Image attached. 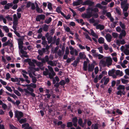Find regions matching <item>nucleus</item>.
<instances>
[{
	"label": "nucleus",
	"mask_w": 129,
	"mask_h": 129,
	"mask_svg": "<svg viewBox=\"0 0 129 129\" xmlns=\"http://www.w3.org/2000/svg\"><path fill=\"white\" fill-rule=\"evenodd\" d=\"M116 94L118 95H120L121 96L122 94L123 95H125V92L124 90H122V91L121 90H119L116 93Z\"/></svg>",
	"instance_id": "obj_21"
},
{
	"label": "nucleus",
	"mask_w": 129,
	"mask_h": 129,
	"mask_svg": "<svg viewBox=\"0 0 129 129\" xmlns=\"http://www.w3.org/2000/svg\"><path fill=\"white\" fill-rule=\"evenodd\" d=\"M12 3H8L5 6V8L6 9H8L10 7H12Z\"/></svg>",
	"instance_id": "obj_27"
},
{
	"label": "nucleus",
	"mask_w": 129,
	"mask_h": 129,
	"mask_svg": "<svg viewBox=\"0 0 129 129\" xmlns=\"http://www.w3.org/2000/svg\"><path fill=\"white\" fill-rule=\"evenodd\" d=\"M48 63L52 66H55L56 65V61H48Z\"/></svg>",
	"instance_id": "obj_22"
},
{
	"label": "nucleus",
	"mask_w": 129,
	"mask_h": 129,
	"mask_svg": "<svg viewBox=\"0 0 129 129\" xmlns=\"http://www.w3.org/2000/svg\"><path fill=\"white\" fill-rule=\"evenodd\" d=\"M115 72V70L114 69H112L110 71L108 72V74L110 76H112L114 75Z\"/></svg>",
	"instance_id": "obj_34"
},
{
	"label": "nucleus",
	"mask_w": 129,
	"mask_h": 129,
	"mask_svg": "<svg viewBox=\"0 0 129 129\" xmlns=\"http://www.w3.org/2000/svg\"><path fill=\"white\" fill-rule=\"evenodd\" d=\"M99 71V68L98 67H96L94 69V72L95 74H97Z\"/></svg>",
	"instance_id": "obj_59"
},
{
	"label": "nucleus",
	"mask_w": 129,
	"mask_h": 129,
	"mask_svg": "<svg viewBox=\"0 0 129 129\" xmlns=\"http://www.w3.org/2000/svg\"><path fill=\"white\" fill-rule=\"evenodd\" d=\"M92 15L91 14H83L82 15V17L84 18H89L91 17Z\"/></svg>",
	"instance_id": "obj_19"
},
{
	"label": "nucleus",
	"mask_w": 129,
	"mask_h": 129,
	"mask_svg": "<svg viewBox=\"0 0 129 129\" xmlns=\"http://www.w3.org/2000/svg\"><path fill=\"white\" fill-rule=\"evenodd\" d=\"M112 35L114 38H117L118 36V34L116 33H113Z\"/></svg>",
	"instance_id": "obj_51"
},
{
	"label": "nucleus",
	"mask_w": 129,
	"mask_h": 129,
	"mask_svg": "<svg viewBox=\"0 0 129 129\" xmlns=\"http://www.w3.org/2000/svg\"><path fill=\"white\" fill-rule=\"evenodd\" d=\"M6 79L8 80L11 77V75L9 73H8L6 74Z\"/></svg>",
	"instance_id": "obj_57"
},
{
	"label": "nucleus",
	"mask_w": 129,
	"mask_h": 129,
	"mask_svg": "<svg viewBox=\"0 0 129 129\" xmlns=\"http://www.w3.org/2000/svg\"><path fill=\"white\" fill-rule=\"evenodd\" d=\"M105 37L108 42H110L111 41L112 37L111 35L108 34H107Z\"/></svg>",
	"instance_id": "obj_11"
},
{
	"label": "nucleus",
	"mask_w": 129,
	"mask_h": 129,
	"mask_svg": "<svg viewBox=\"0 0 129 129\" xmlns=\"http://www.w3.org/2000/svg\"><path fill=\"white\" fill-rule=\"evenodd\" d=\"M26 85L27 86V89L28 90L31 92H33L34 91V89L30 87L31 86H30L29 85Z\"/></svg>",
	"instance_id": "obj_45"
},
{
	"label": "nucleus",
	"mask_w": 129,
	"mask_h": 129,
	"mask_svg": "<svg viewBox=\"0 0 129 129\" xmlns=\"http://www.w3.org/2000/svg\"><path fill=\"white\" fill-rule=\"evenodd\" d=\"M16 29H14V33H15V34L17 35V36L19 37H20V34L19 33H18L16 31Z\"/></svg>",
	"instance_id": "obj_58"
},
{
	"label": "nucleus",
	"mask_w": 129,
	"mask_h": 129,
	"mask_svg": "<svg viewBox=\"0 0 129 129\" xmlns=\"http://www.w3.org/2000/svg\"><path fill=\"white\" fill-rule=\"evenodd\" d=\"M48 4L47 5V7L48 9L50 11H52L53 8L52 7V4L48 2Z\"/></svg>",
	"instance_id": "obj_31"
},
{
	"label": "nucleus",
	"mask_w": 129,
	"mask_h": 129,
	"mask_svg": "<svg viewBox=\"0 0 129 129\" xmlns=\"http://www.w3.org/2000/svg\"><path fill=\"white\" fill-rule=\"evenodd\" d=\"M51 20L52 19L51 18L49 17L48 19L46 20L45 21V23L47 24H49L51 21Z\"/></svg>",
	"instance_id": "obj_46"
},
{
	"label": "nucleus",
	"mask_w": 129,
	"mask_h": 129,
	"mask_svg": "<svg viewBox=\"0 0 129 129\" xmlns=\"http://www.w3.org/2000/svg\"><path fill=\"white\" fill-rule=\"evenodd\" d=\"M18 20L16 14H15L13 15V28L14 29H16V27L18 24Z\"/></svg>",
	"instance_id": "obj_3"
},
{
	"label": "nucleus",
	"mask_w": 129,
	"mask_h": 129,
	"mask_svg": "<svg viewBox=\"0 0 129 129\" xmlns=\"http://www.w3.org/2000/svg\"><path fill=\"white\" fill-rule=\"evenodd\" d=\"M15 114L16 117L17 118L18 120H19L23 116L22 113L18 111H16L15 113Z\"/></svg>",
	"instance_id": "obj_6"
},
{
	"label": "nucleus",
	"mask_w": 129,
	"mask_h": 129,
	"mask_svg": "<svg viewBox=\"0 0 129 129\" xmlns=\"http://www.w3.org/2000/svg\"><path fill=\"white\" fill-rule=\"evenodd\" d=\"M81 4V2L78 1L76 2H74L73 3V5L74 6H77Z\"/></svg>",
	"instance_id": "obj_36"
},
{
	"label": "nucleus",
	"mask_w": 129,
	"mask_h": 129,
	"mask_svg": "<svg viewBox=\"0 0 129 129\" xmlns=\"http://www.w3.org/2000/svg\"><path fill=\"white\" fill-rule=\"evenodd\" d=\"M26 120L25 119H21L19 121V122L21 123H22L26 122Z\"/></svg>",
	"instance_id": "obj_60"
},
{
	"label": "nucleus",
	"mask_w": 129,
	"mask_h": 129,
	"mask_svg": "<svg viewBox=\"0 0 129 129\" xmlns=\"http://www.w3.org/2000/svg\"><path fill=\"white\" fill-rule=\"evenodd\" d=\"M104 48L106 50H108L109 48L108 45L105 43L104 44Z\"/></svg>",
	"instance_id": "obj_55"
},
{
	"label": "nucleus",
	"mask_w": 129,
	"mask_h": 129,
	"mask_svg": "<svg viewBox=\"0 0 129 129\" xmlns=\"http://www.w3.org/2000/svg\"><path fill=\"white\" fill-rule=\"evenodd\" d=\"M61 14L67 19H69L71 18V15L69 14H68L67 16L63 13H61Z\"/></svg>",
	"instance_id": "obj_28"
},
{
	"label": "nucleus",
	"mask_w": 129,
	"mask_h": 129,
	"mask_svg": "<svg viewBox=\"0 0 129 129\" xmlns=\"http://www.w3.org/2000/svg\"><path fill=\"white\" fill-rule=\"evenodd\" d=\"M5 18L9 21H12V18L10 17L9 15L6 16Z\"/></svg>",
	"instance_id": "obj_62"
},
{
	"label": "nucleus",
	"mask_w": 129,
	"mask_h": 129,
	"mask_svg": "<svg viewBox=\"0 0 129 129\" xmlns=\"http://www.w3.org/2000/svg\"><path fill=\"white\" fill-rule=\"evenodd\" d=\"M18 45H23V42L22 40L21 39H18Z\"/></svg>",
	"instance_id": "obj_52"
},
{
	"label": "nucleus",
	"mask_w": 129,
	"mask_h": 129,
	"mask_svg": "<svg viewBox=\"0 0 129 129\" xmlns=\"http://www.w3.org/2000/svg\"><path fill=\"white\" fill-rule=\"evenodd\" d=\"M93 126L94 127L93 129H98L99 125L98 124L96 123L95 124L94 126H93V125H92V127Z\"/></svg>",
	"instance_id": "obj_50"
},
{
	"label": "nucleus",
	"mask_w": 129,
	"mask_h": 129,
	"mask_svg": "<svg viewBox=\"0 0 129 129\" xmlns=\"http://www.w3.org/2000/svg\"><path fill=\"white\" fill-rule=\"evenodd\" d=\"M98 42L100 44H103L104 42V39L103 37H100L98 39Z\"/></svg>",
	"instance_id": "obj_26"
},
{
	"label": "nucleus",
	"mask_w": 129,
	"mask_h": 129,
	"mask_svg": "<svg viewBox=\"0 0 129 129\" xmlns=\"http://www.w3.org/2000/svg\"><path fill=\"white\" fill-rule=\"evenodd\" d=\"M61 8L60 7H57L56 9V11L58 13H60L61 14V13H63L61 11Z\"/></svg>",
	"instance_id": "obj_42"
},
{
	"label": "nucleus",
	"mask_w": 129,
	"mask_h": 129,
	"mask_svg": "<svg viewBox=\"0 0 129 129\" xmlns=\"http://www.w3.org/2000/svg\"><path fill=\"white\" fill-rule=\"evenodd\" d=\"M79 56L81 59H84L86 57V56L84 52H80L79 53Z\"/></svg>",
	"instance_id": "obj_14"
},
{
	"label": "nucleus",
	"mask_w": 129,
	"mask_h": 129,
	"mask_svg": "<svg viewBox=\"0 0 129 129\" xmlns=\"http://www.w3.org/2000/svg\"><path fill=\"white\" fill-rule=\"evenodd\" d=\"M84 35H85L86 38L87 39H88L89 40H90L91 41H92V39H91L90 38V37L86 33H84Z\"/></svg>",
	"instance_id": "obj_44"
},
{
	"label": "nucleus",
	"mask_w": 129,
	"mask_h": 129,
	"mask_svg": "<svg viewBox=\"0 0 129 129\" xmlns=\"http://www.w3.org/2000/svg\"><path fill=\"white\" fill-rule=\"evenodd\" d=\"M3 29L6 33H8L9 31V29L8 27L6 26H3Z\"/></svg>",
	"instance_id": "obj_43"
},
{
	"label": "nucleus",
	"mask_w": 129,
	"mask_h": 129,
	"mask_svg": "<svg viewBox=\"0 0 129 129\" xmlns=\"http://www.w3.org/2000/svg\"><path fill=\"white\" fill-rule=\"evenodd\" d=\"M29 85L31 87L33 88H35L36 87V84H33V83H31Z\"/></svg>",
	"instance_id": "obj_63"
},
{
	"label": "nucleus",
	"mask_w": 129,
	"mask_h": 129,
	"mask_svg": "<svg viewBox=\"0 0 129 129\" xmlns=\"http://www.w3.org/2000/svg\"><path fill=\"white\" fill-rule=\"evenodd\" d=\"M116 43L118 45L120 46V44L123 45L124 44L125 42L124 39H122V40H117L116 41Z\"/></svg>",
	"instance_id": "obj_12"
},
{
	"label": "nucleus",
	"mask_w": 129,
	"mask_h": 129,
	"mask_svg": "<svg viewBox=\"0 0 129 129\" xmlns=\"http://www.w3.org/2000/svg\"><path fill=\"white\" fill-rule=\"evenodd\" d=\"M45 49H43L42 50H38L39 53L41 55H42L44 52Z\"/></svg>",
	"instance_id": "obj_49"
},
{
	"label": "nucleus",
	"mask_w": 129,
	"mask_h": 129,
	"mask_svg": "<svg viewBox=\"0 0 129 129\" xmlns=\"http://www.w3.org/2000/svg\"><path fill=\"white\" fill-rule=\"evenodd\" d=\"M76 20L78 23H81L82 25H83L84 24V23L83 22V20L82 19H80V20L76 19Z\"/></svg>",
	"instance_id": "obj_47"
},
{
	"label": "nucleus",
	"mask_w": 129,
	"mask_h": 129,
	"mask_svg": "<svg viewBox=\"0 0 129 129\" xmlns=\"http://www.w3.org/2000/svg\"><path fill=\"white\" fill-rule=\"evenodd\" d=\"M104 81L105 82L104 83V84L106 85L107 84L108 82L109 81V79L108 78H106L105 77H104L101 80V83H103Z\"/></svg>",
	"instance_id": "obj_13"
},
{
	"label": "nucleus",
	"mask_w": 129,
	"mask_h": 129,
	"mask_svg": "<svg viewBox=\"0 0 129 129\" xmlns=\"http://www.w3.org/2000/svg\"><path fill=\"white\" fill-rule=\"evenodd\" d=\"M122 82L124 84H126L129 82L128 80H125L124 79L122 78L121 79Z\"/></svg>",
	"instance_id": "obj_38"
},
{
	"label": "nucleus",
	"mask_w": 129,
	"mask_h": 129,
	"mask_svg": "<svg viewBox=\"0 0 129 129\" xmlns=\"http://www.w3.org/2000/svg\"><path fill=\"white\" fill-rule=\"evenodd\" d=\"M14 92L17 95L19 96H21V94L20 92L17 90L14 89L13 90Z\"/></svg>",
	"instance_id": "obj_41"
},
{
	"label": "nucleus",
	"mask_w": 129,
	"mask_h": 129,
	"mask_svg": "<svg viewBox=\"0 0 129 129\" xmlns=\"http://www.w3.org/2000/svg\"><path fill=\"white\" fill-rule=\"evenodd\" d=\"M48 28V26L46 25H45L43 28V30L45 31H46L47 30Z\"/></svg>",
	"instance_id": "obj_56"
},
{
	"label": "nucleus",
	"mask_w": 129,
	"mask_h": 129,
	"mask_svg": "<svg viewBox=\"0 0 129 129\" xmlns=\"http://www.w3.org/2000/svg\"><path fill=\"white\" fill-rule=\"evenodd\" d=\"M106 61L104 60H101L100 62V65L102 66H105L106 65Z\"/></svg>",
	"instance_id": "obj_29"
},
{
	"label": "nucleus",
	"mask_w": 129,
	"mask_h": 129,
	"mask_svg": "<svg viewBox=\"0 0 129 129\" xmlns=\"http://www.w3.org/2000/svg\"><path fill=\"white\" fill-rule=\"evenodd\" d=\"M23 91L25 92L26 95H27L30 94V92L27 89L24 88L23 89Z\"/></svg>",
	"instance_id": "obj_48"
},
{
	"label": "nucleus",
	"mask_w": 129,
	"mask_h": 129,
	"mask_svg": "<svg viewBox=\"0 0 129 129\" xmlns=\"http://www.w3.org/2000/svg\"><path fill=\"white\" fill-rule=\"evenodd\" d=\"M121 50L123 51L125 54L126 55H129V50L127 49H124V46H122L121 48Z\"/></svg>",
	"instance_id": "obj_7"
},
{
	"label": "nucleus",
	"mask_w": 129,
	"mask_h": 129,
	"mask_svg": "<svg viewBox=\"0 0 129 129\" xmlns=\"http://www.w3.org/2000/svg\"><path fill=\"white\" fill-rule=\"evenodd\" d=\"M87 62L86 61H84L83 64V69L85 71L87 70Z\"/></svg>",
	"instance_id": "obj_39"
},
{
	"label": "nucleus",
	"mask_w": 129,
	"mask_h": 129,
	"mask_svg": "<svg viewBox=\"0 0 129 129\" xmlns=\"http://www.w3.org/2000/svg\"><path fill=\"white\" fill-rule=\"evenodd\" d=\"M52 73V76L49 73V77L50 79H52L53 78V76H54L55 75V74L53 71L51 72Z\"/></svg>",
	"instance_id": "obj_40"
},
{
	"label": "nucleus",
	"mask_w": 129,
	"mask_h": 129,
	"mask_svg": "<svg viewBox=\"0 0 129 129\" xmlns=\"http://www.w3.org/2000/svg\"><path fill=\"white\" fill-rule=\"evenodd\" d=\"M0 82L1 84L3 85H6L7 84V83L6 82L3 80L1 79H0Z\"/></svg>",
	"instance_id": "obj_54"
},
{
	"label": "nucleus",
	"mask_w": 129,
	"mask_h": 129,
	"mask_svg": "<svg viewBox=\"0 0 129 129\" xmlns=\"http://www.w3.org/2000/svg\"><path fill=\"white\" fill-rule=\"evenodd\" d=\"M36 10L37 12L40 13H42L43 11V10L39 8L38 5H37L36 7Z\"/></svg>",
	"instance_id": "obj_33"
},
{
	"label": "nucleus",
	"mask_w": 129,
	"mask_h": 129,
	"mask_svg": "<svg viewBox=\"0 0 129 129\" xmlns=\"http://www.w3.org/2000/svg\"><path fill=\"white\" fill-rule=\"evenodd\" d=\"M78 119L77 117H75L72 119V121L73 123V125L75 127H77V122Z\"/></svg>",
	"instance_id": "obj_17"
},
{
	"label": "nucleus",
	"mask_w": 129,
	"mask_h": 129,
	"mask_svg": "<svg viewBox=\"0 0 129 129\" xmlns=\"http://www.w3.org/2000/svg\"><path fill=\"white\" fill-rule=\"evenodd\" d=\"M125 89L124 86L122 85H119L117 87V89L118 90H124Z\"/></svg>",
	"instance_id": "obj_24"
},
{
	"label": "nucleus",
	"mask_w": 129,
	"mask_h": 129,
	"mask_svg": "<svg viewBox=\"0 0 129 129\" xmlns=\"http://www.w3.org/2000/svg\"><path fill=\"white\" fill-rule=\"evenodd\" d=\"M93 25L96 26V29H99L100 30H103L104 28V25L100 24H96V23H94Z\"/></svg>",
	"instance_id": "obj_8"
},
{
	"label": "nucleus",
	"mask_w": 129,
	"mask_h": 129,
	"mask_svg": "<svg viewBox=\"0 0 129 129\" xmlns=\"http://www.w3.org/2000/svg\"><path fill=\"white\" fill-rule=\"evenodd\" d=\"M10 41L9 40L7 42H5L3 44V46L5 47L10 44Z\"/></svg>",
	"instance_id": "obj_37"
},
{
	"label": "nucleus",
	"mask_w": 129,
	"mask_h": 129,
	"mask_svg": "<svg viewBox=\"0 0 129 129\" xmlns=\"http://www.w3.org/2000/svg\"><path fill=\"white\" fill-rule=\"evenodd\" d=\"M115 73L116 75L119 76H121L123 75L122 72L119 70H117L116 71Z\"/></svg>",
	"instance_id": "obj_23"
},
{
	"label": "nucleus",
	"mask_w": 129,
	"mask_h": 129,
	"mask_svg": "<svg viewBox=\"0 0 129 129\" xmlns=\"http://www.w3.org/2000/svg\"><path fill=\"white\" fill-rule=\"evenodd\" d=\"M112 60L111 58L110 57H107L106 58V65L109 67L111 66L112 64Z\"/></svg>",
	"instance_id": "obj_5"
},
{
	"label": "nucleus",
	"mask_w": 129,
	"mask_h": 129,
	"mask_svg": "<svg viewBox=\"0 0 129 129\" xmlns=\"http://www.w3.org/2000/svg\"><path fill=\"white\" fill-rule=\"evenodd\" d=\"M126 35V33L125 31L123 29L121 31L119 34V38L120 39H122L123 37H125Z\"/></svg>",
	"instance_id": "obj_10"
},
{
	"label": "nucleus",
	"mask_w": 129,
	"mask_h": 129,
	"mask_svg": "<svg viewBox=\"0 0 129 129\" xmlns=\"http://www.w3.org/2000/svg\"><path fill=\"white\" fill-rule=\"evenodd\" d=\"M11 80L13 82H17L19 83L20 81L19 79L17 78H11Z\"/></svg>",
	"instance_id": "obj_30"
},
{
	"label": "nucleus",
	"mask_w": 129,
	"mask_h": 129,
	"mask_svg": "<svg viewBox=\"0 0 129 129\" xmlns=\"http://www.w3.org/2000/svg\"><path fill=\"white\" fill-rule=\"evenodd\" d=\"M116 31L118 32H120L121 31V28L119 26H117L116 28Z\"/></svg>",
	"instance_id": "obj_64"
},
{
	"label": "nucleus",
	"mask_w": 129,
	"mask_h": 129,
	"mask_svg": "<svg viewBox=\"0 0 129 129\" xmlns=\"http://www.w3.org/2000/svg\"><path fill=\"white\" fill-rule=\"evenodd\" d=\"M69 48L70 50V53L72 55H73L75 52V50L76 49H74V48L72 46H70Z\"/></svg>",
	"instance_id": "obj_25"
},
{
	"label": "nucleus",
	"mask_w": 129,
	"mask_h": 129,
	"mask_svg": "<svg viewBox=\"0 0 129 129\" xmlns=\"http://www.w3.org/2000/svg\"><path fill=\"white\" fill-rule=\"evenodd\" d=\"M120 25L121 28L123 29H124L125 28V26L121 22H120Z\"/></svg>",
	"instance_id": "obj_61"
},
{
	"label": "nucleus",
	"mask_w": 129,
	"mask_h": 129,
	"mask_svg": "<svg viewBox=\"0 0 129 129\" xmlns=\"http://www.w3.org/2000/svg\"><path fill=\"white\" fill-rule=\"evenodd\" d=\"M73 126L72 123L71 122H69L67 123V127H71Z\"/></svg>",
	"instance_id": "obj_53"
},
{
	"label": "nucleus",
	"mask_w": 129,
	"mask_h": 129,
	"mask_svg": "<svg viewBox=\"0 0 129 129\" xmlns=\"http://www.w3.org/2000/svg\"><path fill=\"white\" fill-rule=\"evenodd\" d=\"M127 0H125L121 3V8L123 9L124 15L125 17H127L128 16V13L126 12L128 8V5L126 3Z\"/></svg>",
	"instance_id": "obj_2"
},
{
	"label": "nucleus",
	"mask_w": 129,
	"mask_h": 129,
	"mask_svg": "<svg viewBox=\"0 0 129 129\" xmlns=\"http://www.w3.org/2000/svg\"><path fill=\"white\" fill-rule=\"evenodd\" d=\"M26 61L28 62V64L30 66V68L31 70L33 69H35L34 63H36L37 65L39 67L42 66L43 65L42 63L40 62H36V60L34 59L31 60L30 59H27L26 60Z\"/></svg>",
	"instance_id": "obj_1"
},
{
	"label": "nucleus",
	"mask_w": 129,
	"mask_h": 129,
	"mask_svg": "<svg viewBox=\"0 0 129 129\" xmlns=\"http://www.w3.org/2000/svg\"><path fill=\"white\" fill-rule=\"evenodd\" d=\"M84 122L83 123L82 119L81 118H79L78 120V123L79 124L83 127H84V126L86 125L87 122V120L86 119H84Z\"/></svg>",
	"instance_id": "obj_4"
},
{
	"label": "nucleus",
	"mask_w": 129,
	"mask_h": 129,
	"mask_svg": "<svg viewBox=\"0 0 129 129\" xmlns=\"http://www.w3.org/2000/svg\"><path fill=\"white\" fill-rule=\"evenodd\" d=\"M94 3L90 0H87L84 3L85 5H88L89 6H92L93 4Z\"/></svg>",
	"instance_id": "obj_20"
},
{
	"label": "nucleus",
	"mask_w": 129,
	"mask_h": 129,
	"mask_svg": "<svg viewBox=\"0 0 129 129\" xmlns=\"http://www.w3.org/2000/svg\"><path fill=\"white\" fill-rule=\"evenodd\" d=\"M45 15H40L37 16L36 18V20L37 21H40L41 20L45 19Z\"/></svg>",
	"instance_id": "obj_9"
},
{
	"label": "nucleus",
	"mask_w": 129,
	"mask_h": 129,
	"mask_svg": "<svg viewBox=\"0 0 129 129\" xmlns=\"http://www.w3.org/2000/svg\"><path fill=\"white\" fill-rule=\"evenodd\" d=\"M91 32L90 34V35L93 36L95 37V38L98 39V35L93 31L92 29H91L90 30Z\"/></svg>",
	"instance_id": "obj_15"
},
{
	"label": "nucleus",
	"mask_w": 129,
	"mask_h": 129,
	"mask_svg": "<svg viewBox=\"0 0 129 129\" xmlns=\"http://www.w3.org/2000/svg\"><path fill=\"white\" fill-rule=\"evenodd\" d=\"M3 20L4 23L6 24L7 23L6 20L5 18L3 16H0V21Z\"/></svg>",
	"instance_id": "obj_32"
},
{
	"label": "nucleus",
	"mask_w": 129,
	"mask_h": 129,
	"mask_svg": "<svg viewBox=\"0 0 129 129\" xmlns=\"http://www.w3.org/2000/svg\"><path fill=\"white\" fill-rule=\"evenodd\" d=\"M96 7H99L102 9H106L107 8V7H106L102 6L101 4H97L96 6Z\"/></svg>",
	"instance_id": "obj_35"
},
{
	"label": "nucleus",
	"mask_w": 129,
	"mask_h": 129,
	"mask_svg": "<svg viewBox=\"0 0 129 129\" xmlns=\"http://www.w3.org/2000/svg\"><path fill=\"white\" fill-rule=\"evenodd\" d=\"M22 127L24 129H32L29 126V124L28 123H26L22 125Z\"/></svg>",
	"instance_id": "obj_18"
},
{
	"label": "nucleus",
	"mask_w": 129,
	"mask_h": 129,
	"mask_svg": "<svg viewBox=\"0 0 129 129\" xmlns=\"http://www.w3.org/2000/svg\"><path fill=\"white\" fill-rule=\"evenodd\" d=\"M94 67V65L93 64H89L88 66V70L89 71H92L93 70Z\"/></svg>",
	"instance_id": "obj_16"
}]
</instances>
